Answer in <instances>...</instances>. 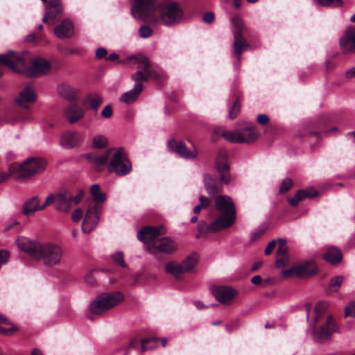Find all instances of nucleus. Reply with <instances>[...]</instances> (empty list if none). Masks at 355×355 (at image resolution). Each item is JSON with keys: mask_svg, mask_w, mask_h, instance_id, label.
<instances>
[{"mask_svg": "<svg viewBox=\"0 0 355 355\" xmlns=\"http://www.w3.org/2000/svg\"><path fill=\"white\" fill-rule=\"evenodd\" d=\"M131 13L134 18L144 22L166 26L180 24L184 16L182 6L172 0H166L158 4L156 0H133Z\"/></svg>", "mask_w": 355, "mask_h": 355, "instance_id": "f257e3e1", "label": "nucleus"}, {"mask_svg": "<svg viewBox=\"0 0 355 355\" xmlns=\"http://www.w3.org/2000/svg\"><path fill=\"white\" fill-rule=\"evenodd\" d=\"M19 248L35 260L40 261L47 268H53L61 263L64 251L62 247L54 242L41 243L26 237L17 240Z\"/></svg>", "mask_w": 355, "mask_h": 355, "instance_id": "f03ea898", "label": "nucleus"}, {"mask_svg": "<svg viewBox=\"0 0 355 355\" xmlns=\"http://www.w3.org/2000/svg\"><path fill=\"white\" fill-rule=\"evenodd\" d=\"M28 55L26 51L15 52L8 51L0 54V64L6 65L13 71L25 74L26 76H39L48 73L51 70V63L42 58H36L28 66Z\"/></svg>", "mask_w": 355, "mask_h": 355, "instance_id": "7ed1b4c3", "label": "nucleus"}, {"mask_svg": "<svg viewBox=\"0 0 355 355\" xmlns=\"http://www.w3.org/2000/svg\"><path fill=\"white\" fill-rule=\"evenodd\" d=\"M327 306V302H318L314 306L313 312L311 314L312 304L309 302L305 304L306 319L312 329L313 337L314 340L320 343L329 340L333 332H340L339 327L331 315L328 316L325 323L320 325L319 328H316L317 324L324 317Z\"/></svg>", "mask_w": 355, "mask_h": 355, "instance_id": "20e7f679", "label": "nucleus"}, {"mask_svg": "<svg viewBox=\"0 0 355 355\" xmlns=\"http://www.w3.org/2000/svg\"><path fill=\"white\" fill-rule=\"evenodd\" d=\"M129 58L134 59L135 62L138 64V70L132 75V80L135 83L134 87L131 90L123 93L119 97V101L125 104H131L138 98L144 89L143 82H146L150 78L156 79L157 77V73L150 69L147 58L133 56Z\"/></svg>", "mask_w": 355, "mask_h": 355, "instance_id": "39448f33", "label": "nucleus"}, {"mask_svg": "<svg viewBox=\"0 0 355 355\" xmlns=\"http://www.w3.org/2000/svg\"><path fill=\"white\" fill-rule=\"evenodd\" d=\"M123 300L124 295L119 291L101 293L91 302L89 309L93 314L101 315L120 304Z\"/></svg>", "mask_w": 355, "mask_h": 355, "instance_id": "423d86ee", "label": "nucleus"}, {"mask_svg": "<svg viewBox=\"0 0 355 355\" xmlns=\"http://www.w3.org/2000/svg\"><path fill=\"white\" fill-rule=\"evenodd\" d=\"M46 166V162L44 159L31 157L21 164H10V171L11 173H17L19 178H28L42 172Z\"/></svg>", "mask_w": 355, "mask_h": 355, "instance_id": "0eeeda50", "label": "nucleus"}, {"mask_svg": "<svg viewBox=\"0 0 355 355\" xmlns=\"http://www.w3.org/2000/svg\"><path fill=\"white\" fill-rule=\"evenodd\" d=\"M132 164L123 150H114L111 155L108 171L116 175L122 177L132 171Z\"/></svg>", "mask_w": 355, "mask_h": 355, "instance_id": "6e6552de", "label": "nucleus"}, {"mask_svg": "<svg viewBox=\"0 0 355 355\" xmlns=\"http://www.w3.org/2000/svg\"><path fill=\"white\" fill-rule=\"evenodd\" d=\"M222 136L232 143L250 144L257 140L258 133L254 126H249L236 131H225Z\"/></svg>", "mask_w": 355, "mask_h": 355, "instance_id": "1a4fd4ad", "label": "nucleus"}, {"mask_svg": "<svg viewBox=\"0 0 355 355\" xmlns=\"http://www.w3.org/2000/svg\"><path fill=\"white\" fill-rule=\"evenodd\" d=\"M216 207L221 213L220 218L215 222H234L236 209L232 200L227 196H220L216 199Z\"/></svg>", "mask_w": 355, "mask_h": 355, "instance_id": "9d476101", "label": "nucleus"}, {"mask_svg": "<svg viewBox=\"0 0 355 355\" xmlns=\"http://www.w3.org/2000/svg\"><path fill=\"white\" fill-rule=\"evenodd\" d=\"M232 24L236 28L234 31V53L240 60L243 51L248 47L247 42L242 35V31L244 28L243 22L240 17H234L232 18Z\"/></svg>", "mask_w": 355, "mask_h": 355, "instance_id": "9b49d317", "label": "nucleus"}, {"mask_svg": "<svg viewBox=\"0 0 355 355\" xmlns=\"http://www.w3.org/2000/svg\"><path fill=\"white\" fill-rule=\"evenodd\" d=\"M54 198L53 194L51 193L46 197L45 202L40 204L39 198L37 196H33L24 202L22 208V214L27 216L33 215L35 212L42 210L47 206L53 203Z\"/></svg>", "mask_w": 355, "mask_h": 355, "instance_id": "f8f14e48", "label": "nucleus"}, {"mask_svg": "<svg viewBox=\"0 0 355 355\" xmlns=\"http://www.w3.org/2000/svg\"><path fill=\"white\" fill-rule=\"evenodd\" d=\"M316 272L317 266L313 261L304 262L282 271V274L286 277L297 276L299 277H305Z\"/></svg>", "mask_w": 355, "mask_h": 355, "instance_id": "ddd939ff", "label": "nucleus"}, {"mask_svg": "<svg viewBox=\"0 0 355 355\" xmlns=\"http://www.w3.org/2000/svg\"><path fill=\"white\" fill-rule=\"evenodd\" d=\"M227 156L228 155L226 150H220L216 159V168L218 173L220 174V182L225 184H228L231 180Z\"/></svg>", "mask_w": 355, "mask_h": 355, "instance_id": "4468645a", "label": "nucleus"}, {"mask_svg": "<svg viewBox=\"0 0 355 355\" xmlns=\"http://www.w3.org/2000/svg\"><path fill=\"white\" fill-rule=\"evenodd\" d=\"M165 233V228L163 225L159 227L146 226L141 229L137 233V238L144 243H154L160 235Z\"/></svg>", "mask_w": 355, "mask_h": 355, "instance_id": "2eb2a0df", "label": "nucleus"}, {"mask_svg": "<svg viewBox=\"0 0 355 355\" xmlns=\"http://www.w3.org/2000/svg\"><path fill=\"white\" fill-rule=\"evenodd\" d=\"M177 249L176 243L168 237L157 239L154 243L146 248V251L150 254H155L157 251L171 254Z\"/></svg>", "mask_w": 355, "mask_h": 355, "instance_id": "dca6fc26", "label": "nucleus"}, {"mask_svg": "<svg viewBox=\"0 0 355 355\" xmlns=\"http://www.w3.org/2000/svg\"><path fill=\"white\" fill-rule=\"evenodd\" d=\"M85 135L78 131L68 130L62 133L60 144L67 148H72L80 144L84 139Z\"/></svg>", "mask_w": 355, "mask_h": 355, "instance_id": "f3484780", "label": "nucleus"}, {"mask_svg": "<svg viewBox=\"0 0 355 355\" xmlns=\"http://www.w3.org/2000/svg\"><path fill=\"white\" fill-rule=\"evenodd\" d=\"M37 98L36 93L31 85H26L15 97V103L20 107L28 108L29 105L33 103Z\"/></svg>", "mask_w": 355, "mask_h": 355, "instance_id": "a211bd4d", "label": "nucleus"}, {"mask_svg": "<svg viewBox=\"0 0 355 355\" xmlns=\"http://www.w3.org/2000/svg\"><path fill=\"white\" fill-rule=\"evenodd\" d=\"M55 209L63 212H69L72 207L71 195L67 189H63L53 194Z\"/></svg>", "mask_w": 355, "mask_h": 355, "instance_id": "6ab92c4d", "label": "nucleus"}, {"mask_svg": "<svg viewBox=\"0 0 355 355\" xmlns=\"http://www.w3.org/2000/svg\"><path fill=\"white\" fill-rule=\"evenodd\" d=\"M211 292L218 302L225 304L230 303L237 294L236 290L225 286H213Z\"/></svg>", "mask_w": 355, "mask_h": 355, "instance_id": "aec40b11", "label": "nucleus"}, {"mask_svg": "<svg viewBox=\"0 0 355 355\" xmlns=\"http://www.w3.org/2000/svg\"><path fill=\"white\" fill-rule=\"evenodd\" d=\"M233 223H199L198 226V233L197 238L205 237L211 234L222 232L229 227Z\"/></svg>", "mask_w": 355, "mask_h": 355, "instance_id": "412c9836", "label": "nucleus"}, {"mask_svg": "<svg viewBox=\"0 0 355 355\" xmlns=\"http://www.w3.org/2000/svg\"><path fill=\"white\" fill-rule=\"evenodd\" d=\"M168 146L171 151L176 153L179 156L185 159H193L198 155L196 149L193 150H188L181 141L170 140L168 142Z\"/></svg>", "mask_w": 355, "mask_h": 355, "instance_id": "4be33fe9", "label": "nucleus"}, {"mask_svg": "<svg viewBox=\"0 0 355 355\" xmlns=\"http://www.w3.org/2000/svg\"><path fill=\"white\" fill-rule=\"evenodd\" d=\"M340 46L345 53H352L355 51V28L348 26L340 39Z\"/></svg>", "mask_w": 355, "mask_h": 355, "instance_id": "5701e85b", "label": "nucleus"}, {"mask_svg": "<svg viewBox=\"0 0 355 355\" xmlns=\"http://www.w3.org/2000/svg\"><path fill=\"white\" fill-rule=\"evenodd\" d=\"M73 25L68 19L63 20L54 28L55 35L60 39L69 38L73 35Z\"/></svg>", "mask_w": 355, "mask_h": 355, "instance_id": "b1692460", "label": "nucleus"}, {"mask_svg": "<svg viewBox=\"0 0 355 355\" xmlns=\"http://www.w3.org/2000/svg\"><path fill=\"white\" fill-rule=\"evenodd\" d=\"M64 114L69 122L73 124L83 118L85 112L83 108L71 104L64 109Z\"/></svg>", "mask_w": 355, "mask_h": 355, "instance_id": "393cba45", "label": "nucleus"}, {"mask_svg": "<svg viewBox=\"0 0 355 355\" xmlns=\"http://www.w3.org/2000/svg\"><path fill=\"white\" fill-rule=\"evenodd\" d=\"M60 0H51L46 6V11L50 20L55 21L62 13Z\"/></svg>", "mask_w": 355, "mask_h": 355, "instance_id": "a878e982", "label": "nucleus"}, {"mask_svg": "<svg viewBox=\"0 0 355 355\" xmlns=\"http://www.w3.org/2000/svg\"><path fill=\"white\" fill-rule=\"evenodd\" d=\"M112 150H110L100 155L89 154L86 157L98 170H101L107 163L110 154Z\"/></svg>", "mask_w": 355, "mask_h": 355, "instance_id": "bb28decb", "label": "nucleus"}, {"mask_svg": "<svg viewBox=\"0 0 355 355\" xmlns=\"http://www.w3.org/2000/svg\"><path fill=\"white\" fill-rule=\"evenodd\" d=\"M318 195L315 190H300L295 193L293 198H288L289 204L292 206H296L300 201L306 198H314Z\"/></svg>", "mask_w": 355, "mask_h": 355, "instance_id": "cd10ccee", "label": "nucleus"}, {"mask_svg": "<svg viewBox=\"0 0 355 355\" xmlns=\"http://www.w3.org/2000/svg\"><path fill=\"white\" fill-rule=\"evenodd\" d=\"M103 99L101 96L97 94L87 95L83 100V105L92 110H96L102 103Z\"/></svg>", "mask_w": 355, "mask_h": 355, "instance_id": "c85d7f7f", "label": "nucleus"}, {"mask_svg": "<svg viewBox=\"0 0 355 355\" xmlns=\"http://www.w3.org/2000/svg\"><path fill=\"white\" fill-rule=\"evenodd\" d=\"M165 270L176 278H179L185 272L181 263L170 261L165 265Z\"/></svg>", "mask_w": 355, "mask_h": 355, "instance_id": "c756f323", "label": "nucleus"}, {"mask_svg": "<svg viewBox=\"0 0 355 355\" xmlns=\"http://www.w3.org/2000/svg\"><path fill=\"white\" fill-rule=\"evenodd\" d=\"M323 257L332 264H337L342 260V254L340 250L336 248H329L324 254Z\"/></svg>", "mask_w": 355, "mask_h": 355, "instance_id": "7c9ffc66", "label": "nucleus"}, {"mask_svg": "<svg viewBox=\"0 0 355 355\" xmlns=\"http://www.w3.org/2000/svg\"><path fill=\"white\" fill-rule=\"evenodd\" d=\"M89 192L93 200L97 203H103L106 200V194L100 191V186L97 184L90 187Z\"/></svg>", "mask_w": 355, "mask_h": 355, "instance_id": "2f4dec72", "label": "nucleus"}, {"mask_svg": "<svg viewBox=\"0 0 355 355\" xmlns=\"http://www.w3.org/2000/svg\"><path fill=\"white\" fill-rule=\"evenodd\" d=\"M101 214V207L98 205H94L87 210L85 220L83 222H85L86 220L97 222L100 220Z\"/></svg>", "mask_w": 355, "mask_h": 355, "instance_id": "473e14b6", "label": "nucleus"}, {"mask_svg": "<svg viewBox=\"0 0 355 355\" xmlns=\"http://www.w3.org/2000/svg\"><path fill=\"white\" fill-rule=\"evenodd\" d=\"M59 92L64 98L71 101L76 98L78 91L69 85L64 84L59 87Z\"/></svg>", "mask_w": 355, "mask_h": 355, "instance_id": "72a5a7b5", "label": "nucleus"}, {"mask_svg": "<svg viewBox=\"0 0 355 355\" xmlns=\"http://www.w3.org/2000/svg\"><path fill=\"white\" fill-rule=\"evenodd\" d=\"M198 262V256L196 254H191L185 260L181 262L185 272L193 269Z\"/></svg>", "mask_w": 355, "mask_h": 355, "instance_id": "f704fd0d", "label": "nucleus"}, {"mask_svg": "<svg viewBox=\"0 0 355 355\" xmlns=\"http://www.w3.org/2000/svg\"><path fill=\"white\" fill-rule=\"evenodd\" d=\"M112 261L119 266L122 268H127L128 265L125 262L123 253L121 251H119L111 255Z\"/></svg>", "mask_w": 355, "mask_h": 355, "instance_id": "c9c22d12", "label": "nucleus"}, {"mask_svg": "<svg viewBox=\"0 0 355 355\" xmlns=\"http://www.w3.org/2000/svg\"><path fill=\"white\" fill-rule=\"evenodd\" d=\"M344 277L343 276H336L332 278L329 282V288L331 291L337 292L340 287Z\"/></svg>", "mask_w": 355, "mask_h": 355, "instance_id": "e433bc0d", "label": "nucleus"}, {"mask_svg": "<svg viewBox=\"0 0 355 355\" xmlns=\"http://www.w3.org/2000/svg\"><path fill=\"white\" fill-rule=\"evenodd\" d=\"M267 230V227L265 225L259 226L255 230H254L250 234V241L254 242L261 238L265 234Z\"/></svg>", "mask_w": 355, "mask_h": 355, "instance_id": "4c0bfd02", "label": "nucleus"}, {"mask_svg": "<svg viewBox=\"0 0 355 355\" xmlns=\"http://www.w3.org/2000/svg\"><path fill=\"white\" fill-rule=\"evenodd\" d=\"M107 144V139L102 135H96L93 139V146L96 148H105Z\"/></svg>", "mask_w": 355, "mask_h": 355, "instance_id": "58836bf2", "label": "nucleus"}, {"mask_svg": "<svg viewBox=\"0 0 355 355\" xmlns=\"http://www.w3.org/2000/svg\"><path fill=\"white\" fill-rule=\"evenodd\" d=\"M313 2L322 6H343V1L342 0H313Z\"/></svg>", "mask_w": 355, "mask_h": 355, "instance_id": "ea45409f", "label": "nucleus"}, {"mask_svg": "<svg viewBox=\"0 0 355 355\" xmlns=\"http://www.w3.org/2000/svg\"><path fill=\"white\" fill-rule=\"evenodd\" d=\"M199 204L196 205L193 208L195 214H198L202 208L207 207L209 205V200L205 196H200L199 198Z\"/></svg>", "mask_w": 355, "mask_h": 355, "instance_id": "a19ab883", "label": "nucleus"}, {"mask_svg": "<svg viewBox=\"0 0 355 355\" xmlns=\"http://www.w3.org/2000/svg\"><path fill=\"white\" fill-rule=\"evenodd\" d=\"M8 325L10 327L6 328L3 326H0V334L5 336H11L17 331V327L12 323H10Z\"/></svg>", "mask_w": 355, "mask_h": 355, "instance_id": "79ce46f5", "label": "nucleus"}, {"mask_svg": "<svg viewBox=\"0 0 355 355\" xmlns=\"http://www.w3.org/2000/svg\"><path fill=\"white\" fill-rule=\"evenodd\" d=\"M138 33L141 38H148L153 35V31L150 27L143 25L139 27Z\"/></svg>", "mask_w": 355, "mask_h": 355, "instance_id": "37998d69", "label": "nucleus"}, {"mask_svg": "<svg viewBox=\"0 0 355 355\" xmlns=\"http://www.w3.org/2000/svg\"><path fill=\"white\" fill-rule=\"evenodd\" d=\"M85 190L83 189H78L77 190V193L73 197L71 196L72 203L74 205H78L85 197Z\"/></svg>", "mask_w": 355, "mask_h": 355, "instance_id": "c03bdc74", "label": "nucleus"}, {"mask_svg": "<svg viewBox=\"0 0 355 355\" xmlns=\"http://www.w3.org/2000/svg\"><path fill=\"white\" fill-rule=\"evenodd\" d=\"M158 340V338H144L141 340V352H146L149 349H153L154 348V346H146V345L153 341L154 343H156Z\"/></svg>", "mask_w": 355, "mask_h": 355, "instance_id": "a18cd8bd", "label": "nucleus"}, {"mask_svg": "<svg viewBox=\"0 0 355 355\" xmlns=\"http://www.w3.org/2000/svg\"><path fill=\"white\" fill-rule=\"evenodd\" d=\"M240 112V105L239 104V101H236L232 107L231 110L229 112V117L230 119H234L236 117L238 114Z\"/></svg>", "mask_w": 355, "mask_h": 355, "instance_id": "49530a36", "label": "nucleus"}, {"mask_svg": "<svg viewBox=\"0 0 355 355\" xmlns=\"http://www.w3.org/2000/svg\"><path fill=\"white\" fill-rule=\"evenodd\" d=\"M98 274V272L96 270L89 272L85 275V281L87 283L91 286L94 285L96 283V279L95 275Z\"/></svg>", "mask_w": 355, "mask_h": 355, "instance_id": "de8ad7c7", "label": "nucleus"}, {"mask_svg": "<svg viewBox=\"0 0 355 355\" xmlns=\"http://www.w3.org/2000/svg\"><path fill=\"white\" fill-rule=\"evenodd\" d=\"M292 186H293V181L291 179H288H288H285L282 182V184H281V187H280V189H279V192H281V193L286 192L288 189H290Z\"/></svg>", "mask_w": 355, "mask_h": 355, "instance_id": "09e8293b", "label": "nucleus"}, {"mask_svg": "<svg viewBox=\"0 0 355 355\" xmlns=\"http://www.w3.org/2000/svg\"><path fill=\"white\" fill-rule=\"evenodd\" d=\"M288 257L277 256L275 265L278 268L284 267L288 263Z\"/></svg>", "mask_w": 355, "mask_h": 355, "instance_id": "8fccbe9b", "label": "nucleus"}, {"mask_svg": "<svg viewBox=\"0 0 355 355\" xmlns=\"http://www.w3.org/2000/svg\"><path fill=\"white\" fill-rule=\"evenodd\" d=\"M83 216V211L81 208L78 207L75 209L71 214L72 220L76 222L79 221Z\"/></svg>", "mask_w": 355, "mask_h": 355, "instance_id": "3c124183", "label": "nucleus"}, {"mask_svg": "<svg viewBox=\"0 0 355 355\" xmlns=\"http://www.w3.org/2000/svg\"><path fill=\"white\" fill-rule=\"evenodd\" d=\"M352 316L355 318V302H351L345 309V317Z\"/></svg>", "mask_w": 355, "mask_h": 355, "instance_id": "603ef678", "label": "nucleus"}, {"mask_svg": "<svg viewBox=\"0 0 355 355\" xmlns=\"http://www.w3.org/2000/svg\"><path fill=\"white\" fill-rule=\"evenodd\" d=\"M95 227V223H81V229L85 234L90 233Z\"/></svg>", "mask_w": 355, "mask_h": 355, "instance_id": "864d4df0", "label": "nucleus"}, {"mask_svg": "<svg viewBox=\"0 0 355 355\" xmlns=\"http://www.w3.org/2000/svg\"><path fill=\"white\" fill-rule=\"evenodd\" d=\"M112 115V108L110 105H106L101 111V116L104 118H110Z\"/></svg>", "mask_w": 355, "mask_h": 355, "instance_id": "5fc2aeb1", "label": "nucleus"}, {"mask_svg": "<svg viewBox=\"0 0 355 355\" xmlns=\"http://www.w3.org/2000/svg\"><path fill=\"white\" fill-rule=\"evenodd\" d=\"M107 54V50L105 48H98L96 51V58L97 59H102L106 57Z\"/></svg>", "mask_w": 355, "mask_h": 355, "instance_id": "6e6d98bb", "label": "nucleus"}, {"mask_svg": "<svg viewBox=\"0 0 355 355\" xmlns=\"http://www.w3.org/2000/svg\"><path fill=\"white\" fill-rule=\"evenodd\" d=\"M275 245H276V241L275 240H272L271 241H270L266 249H265V254L266 255H269L271 254V252H272V250H274L275 247Z\"/></svg>", "mask_w": 355, "mask_h": 355, "instance_id": "4d7b16f0", "label": "nucleus"}, {"mask_svg": "<svg viewBox=\"0 0 355 355\" xmlns=\"http://www.w3.org/2000/svg\"><path fill=\"white\" fill-rule=\"evenodd\" d=\"M214 19V14L212 12H207L203 15V21L207 24H211Z\"/></svg>", "mask_w": 355, "mask_h": 355, "instance_id": "13d9d810", "label": "nucleus"}, {"mask_svg": "<svg viewBox=\"0 0 355 355\" xmlns=\"http://www.w3.org/2000/svg\"><path fill=\"white\" fill-rule=\"evenodd\" d=\"M257 120L259 123L265 125L268 123L269 117L266 114H262L257 116Z\"/></svg>", "mask_w": 355, "mask_h": 355, "instance_id": "bf43d9fd", "label": "nucleus"}, {"mask_svg": "<svg viewBox=\"0 0 355 355\" xmlns=\"http://www.w3.org/2000/svg\"><path fill=\"white\" fill-rule=\"evenodd\" d=\"M277 256L288 257L287 248L286 246H280L277 249Z\"/></svg>", "mask_w": 355, "mask_h": 355, "instance_id": "052dcab7", "label": "nucleus"}, {"mask_svg": "<svg viewBox=\"0 0 355 355\" xmlns=\"http://www.w3.org/2000/svg\"><path fill=\"white\" fill-rule=\"evenodd\" d=\"M12 173H11L10 170H9V173H0V184L7 181L10 178V175Z\"/></svg>", "mask_w": 355, "mask_h": 355, "instance_id": "680f3d73", "label": "nucleus"}, {"mask_svg": "<svg viewBox=\"0 0 355 355\" xmlns=\"http://www.w3.org/2000/svg\"><path fill=\"white\" fill-rule=\"evenodd\" d=\"M211 179V177L208 175H205L204 176V181H205V187H206V189H207V192L211 194V193L214 191V187L209 186L207 183V180H210Z\"/></svg>", "mask_w": 355, "mask_h": 355, "instance_id": "e2e57ef3", "label": "nucleus"}, {"mask_svg": "<svg viewBox=\"0 0 355 355\" xmlns=\"http://www.w3.org/2000/svg\"><path fill=\"white\" fill-rule=\"evenodd\" d=\"M262 279L260 275H255L251 279L252 283L255 285H259L261 283Z\"/></svg>", "mask_w": 355, "mask_h": 355, "instance_id": "0e129e2a", "label": "nucleus"}, {"mask_svg": "<svg viewBox=\"0 0 355 355\" xmlns=\"http://www.w3.org/2000/svg\"><path fill=\"white\" fill-rule=\"evenodd\" d=\"M119 55L116 53H112L109 55V56L107 58V60L109 61L114 62L119 59Z\"/></svg>", "mask_w": 355, "mask_h": 355, "instance_id": "69168bd1", "label": "nucleus"}, {"mask_svg": "<svg viewBox=\"0 0 355 355\" xmlns=\"http://www.w3.org/2000/svg\"><path fill=\"white\" fill-rule=\"evenodd\" d=\"M347 76L349 78H353V77L355 78V67L347 71Z\"/></svg>", "mask_w": 355, "mask_h": 355, "instance_id": "338daca9", "label": "nucleus"}, {"mask_svg": "<svg viewBox=\"0 0 355 355\" xmlns=\"http://www.w3.org/2000/svg\"><path fill=\"white\" fill-rule=\"evenodd\" d=\"M31 355H44V354L40 349L35 348L32 350Z\"/></svg>", "mask_w": 355, "mask_h": 355, "instance_id": "774afa93", "label": "nucleus"}]
</instances>
